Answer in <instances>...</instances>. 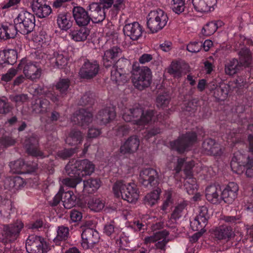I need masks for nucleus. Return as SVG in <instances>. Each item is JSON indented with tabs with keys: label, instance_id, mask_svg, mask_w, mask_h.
I'll list each match as a JSON object with an SVG mask.
<instances>
[{
	"label": "nucleus",
	"instance_id": "nucleus-1",
	"mask_svg": "<svg viewBox=\"0 0 253 253\" xmlns=\"http://www.w3.org/2000/svg\"><path fill=\"white\" fill-rule=\"evenodd\" d=\"M115 196L121 197L129 203L135 202L139 197L137 186L134 183H126L124 180H118L113 185Z\"/></svg>",
	"mask_w": 253,
	"mask_h": 253
},
{
	"label": "nucleus",
	"instance_id": "nucleus-2",
	"mask_svg": "<svg viewBox=\"0 0 253 253\" xmlns=\"http://www.w3.org/2000/svg\"><path fill=\"white\" fill-rule=\"evenodd\" d=\"M154 115L153 110H148L144 111L141 107L136 106L126 109L123 115V118L126 122H133L135 124L143 125L148 123Z\"/></svg>",
	"mask_w": 253,
	"mask_h": 253
},
{
	"label": "nucleus",
	"instance_id": "nucleus-3",
	"mask_svg": "<svg viewBox=\"0 0 253 253\" xmlns=\"http://www.w3.org/2000/svg\"><path fill=\"white\" fill-rule=\"evenodd\" d=\"M94 165L86 159L78 161L73 159L65 167L66 172L69 176L90 175L94 172Z\"/></svg>",
	"mask_w": 253,
	"mask_h": 253
},
{
	"label": "nucleus",
	"instance_id": "nucleus-4",
	"mask_svg": "<svg viewBox=\"0 0 253 253\" xmlns=\"http://www.w3.org/2000/svg\"><path fill=\"white\" fill-rule=\"evenodd\" d=\"M131 80L134 86L142 90L150 86L151 83V72L147 67H136L131 71Z\"/></svg>",
	"mask_w": 253,
	"mask_h": 253
},
{
	"label": "nucleus",
	"instance_id": "nucleus-5",
	"mask_svg": "<svg viewBox=\"0 0 253 253\" xmlns=\"http://www.w3.org/2000/svg\"><path fill=\"white\" fill-rule=\"evenodd\" d=\"M168 20L167 13L163 10L152 11L147 16V27L152 33H157L166 26Z\"/></svg>",
	"mask_w": 253,
	"mask_h": 253
},
{
	"label": "nucleus",
	"instance_id": "nucleus-6",
	"mask_svg": "<svg viewBox=\"0 0 253 253\" xmlns=\"http://www.w3.org/2000/svg\"><path fill=\"white\" fill-rule=\"evenodd\" d=\"M253 159L250 156L245 161V156L241 154L234 156L230 163L232 170L236 173H239L246 169V174L248 177H253Z\"/></svg>",
	"mask_w": 253,
	"mask_h": 253
},
{
	"label": "nucleus",
	"instance_id": "nucleus-7",
	"mask_svg": "<svg viewBox=\"0 0 253 253\" xmlns=\"http://www.w3.org/2000/svg\"><path fill=\"white\" fill-rule=\"evenodd\" d=\"M14 22L17 24V28L19 29V33L23 35L30 33L35 26L34 15L26 10L21 11Z\"/></svg>",
	"mask_w": 253,
	"mask_h": 253
},
{
	"label": "nucleus",
	"instance_id": "nucleus-8",
	"mask_svg": "<svg viewBox=\"0 0 253 253\" xmlns=\"http://www.w3.org/2000/svg\"><path fill=\"white\" fill-rule=\"evenodd\" d=\"M24 226L23 222L20 220H17L11 224L3 225L2 232V242L7 243L16 240Z\"/></svg>",
	"mask_w": 253,
	"mask_h": 253
},
{
	"label": "nucleus",
	"instance_id": "nucleus-9",
	"mask_svg": "<svg viewBox=\"0 0 253 253\" xmlns=\"http://www.w3.org/2000/svg\"><path fill=\"white\" fill-rule=\"evenodd\" d=\"M100 66L96 60H84V62L81 67L79 75L81 78L91 80L98 74Z\"/></svg>",
	"mask_w": 253,
	"mask_h": 253
},
{
	"label": "nucleus",
	"instance_id": "nucleus-10",
	"mask_svg": "<svg viewBox=\"0 0 253 253\" xmlns=\"http://www.w3.org/2000/svg\"><path fill=\"white\" fill-rule=\"evenodd\" d=\"M197 135L194 132H189L170 142L172 149L179 153H183L186 149L196 141Z\"/></svg>",
	"mask_w": 253,
	"mask_h": 253
},
{
	"label": "nucleus",
	"instance_id": "nucleus-11",
	"mask_svg": "<svg viewBox=\"0 0 253 253\" xmlns=\"http://www.w3.org/2000/svg\"><path fill=\"white\" fill-rule=\"evenodd\" d=\"M18 69H23V72L25 77L31 81L39 79L41 75V69L36 64L26 59H22L21 60Z\"/></svg>",
	"mask_w": 253,
	"mask_h": 253
},
{
	"label": "nucleus",
	"instance_id": "nucleus-12",
	"mask_svg": "<svg viewBox=\"0 0 253 253\" xmlns=\"http://www.w3.org/2000/svg\"><path fill=\"white\" fill-rule=\"evenodd\" d=\"M158 173L152 168L142 169L139 174V182L146 187L156 186L158 183Z\"/></svg>",
	"mask_w": 253,
	"mask_h": 253
},
{
	"label": "nucleus",
	"instance_id": "nucleus-13",
	"mask_svg": "<svg viewBox=\"0 0 253 253\" xmlns=\"http://www.w3.org/2000/svg\"><path fill=\"white\" fill-rule=\"evenodd\" d=\"M209 218L207 208L205 206L200 207L198 214L191 221L190 226L194 231H202L206 226Z\"/></svg>",
	"mask_w": 253,
	"mask_h": 253
},
{
	"label": "nucleus",
	"instance_id": "nucleus-14",
	"mask_svg": "<svg viewBox=\"0 0 253 253\" xmlns=\"http://www.w3.org/2000/svg\"><path fill=\"white\" fill-rule=\"evenodd\" d=\"M82 246L85 249H88L94 247L99 240V236L98 232L95 230L86 228L82 234Z\"/></svg>",
	"mask_w": 253,
	"mask_h": 253
},
{
	"label": "nucleus",
	"instance_id": "nucleus-15",
	"mask_svg": "<svg viewBox=\"0 0 253 253\" xmlns=\"http://www.w3.org/2000/svg\"><path fill=\"white\" fill-rule=\"evenodd\" d=\"M45 244L42 237L31 235L26 241V249L29 253H43V246Z\"/></svg>",
	"mask_w": 253,
	"mask_h": 253
},
{
	"label": "nucleus",
	"instance_id": "nucleus-16",
	"mask_svg": "<svg viewBox=\"0 0 253 253\" xmlns=\"http://www.w3.org/2000/svg\"><path fill=\"white\" fill-rule=\"evenodd\" d=\"M93 115L88 109L81 108L74 114L72 122L82 127H86L92 121Z\"/></svg>",
	"mask_w": 253,
	"mask_h": 253
},
{
	"label": "nucleus",
	"instance_id": "nucleus-17",
	"mask_svg": "<svg viewBox=\"0 0 253 253\" xmlns=\"http://www.w3.org/2000/svg\"><path fill=\"white\" fill-rule=\"evenodd\" d=\"M122 53V49L117 46L106 50L103 57L104 66L107 68L114 66L116 60L121 56Z\"/></svg>",
	"mask_w": 253,
	"mask_h": 253
},
{
	"label": "nucleus",
	"instance_id": "nucleus-18",
	"mask_svg": "<svg viewBox=\"0 0 253 253\" xmlns=\"http://www.w3.org/2000/svg\"><path fill=\"white\" fill-rule=\"evenodd\" d=\"M143 31L142 27L137 22L126 24L123 28L125 35L132 41L138 40L142 36Z\"/></svg>",
	"mask_w": 253,
	"mask_h": 253
},
{
	"label": "nucleus",
	"instance_id": "nucleus-19",
	"mask_svg": "<svg viewBox=\"0 0 253 253\" xmlns=\"http://www.w3.org/2000/svg\"><path fill=\"white\" fill-rule=\"evenodd\" d=\"M72 13L76 23L79 26L84 27L89 23L90 17L88 10H86L83 7L77 6L73 8Z\"/></svg>",
	"mask_w": 253,
	"mask_h": 253
},
{
	"label": "nucleus",
	"instance_id": "nucleus-20",
	"mask_svg": "<svg viewBox=\"0 0 253 253\" xmlns=\"http://www.w3.org/2000/svg\"><path fill=\"white\" fill-rule=\"evenodd\" d=\"M90 20L93 23H98L103 21L105 18V13L103 7L99 3L92 2L88 6Z\"/></svg>",
	"mask_w": 253,
	"mask_h": 253
},
{
	"label": "nucleus",
	"instance_id": "nucleus-21",
	"mask_svg": "<svg viewBox=\"0 0 253 253\" xmlns=\"http://www.w3.org/2000/svg\"><path fill=\"white\" fill-rule=\"evenodd\" d=\"M32 8L34 13L40 18L46 17L52 11L50 6L43 0H33Z\"/></svg>",
	"mask_w": 253,
	"mask_h": 253
},
{
	"label": "nucleus",
	"instance_id": "nucleus-22",
	"mask_svg": "<svg viewBox=\"0 0 253 253\" xmlns=\"http://www.w3.org/2000/svg\"><path fill=\"white\" fill-rule=\"evenodd\" d=\"M25 146L29 155L41 158L44 157L43 153L40 150L39 139L37 136L32 135L27 138L25 142Z\"/></svg>",
	"mask_w": 253,
	"mask_h": 253
},
{
	"label": "nucleus",
	"instance_id": "nucleus-23",
	"mask_svg": "<svg viewBox=\"0 0 253 253\" xmlns=\"http://www.w3.org/2000/svg\"><path fill=\"white\" fill-rule=\"evenodd\" d=\"M139 143V139L137 136H131L121 146L120 153L122 155L133 153L137 150Z\"/></svg>",
	"mask_w": 253,
	"mask_h": 253
},
{
	"label": "nucleus",
	"instance_id": "nucleus-24",
	"mask_svg": "<svg viewBox=\"0 0 253 253\" xmlns=\"http://www.w3.org/2000/svg\"><path fill=\"white\" fill-rule=\"evenodd\" d=\"M116 117V112L113 108H106L99 110L95 116L97 123L105 125L111 122Z\"/></svg>",
	"mask_w": 253,
	"mask_h": 253
},
{
	"label": "nucleus",
	"instance_id": "nucleus-25",
	"mask_svg": "<svg viewBox=\"0 0 253 253\" xmlns=\"http://www.w3.org/2000/svg\"><path fill=\"white\" fill-rule=\"evenodd\" d=\"M202 148L205 153L208 155L220 156L222 153L221 146L211 138H208L204 141Z\"/></svg>",
	"mask_w": 253,
	"mask_h": 253
},
{
	"label": "nucleus",
	"instance_id": "nucleus-26",
	"mask_svg": "<svg viewBox=\"0 0 253 253\" xmlns=\"http://www.w3.org/2000/svg\"><path fill=\"white\" fill-rule=\"evenodd\" d=\"M238 186L234 182H230L221 193V198L228 204H232L237 196Z\"/></svg>",
	"mask_w": 253,
	"mask_h": 253
},
{
	"label": "nucleus",
	"instance_id": "nucleus-27",
	"mask_svg": "<svg viewBox=\"0 0 253 253\" xmlns=\"http://www.w3.org/2000/svg\"><path fill=\"white\" fill-rule=\"evenodd\" d=\"M214 235L218 240H229L235 236L231 226L223 225L217 227L214 231Z\"/></svg>",
	"mask_w": 253,
	"mask_h": 253
},
{
	"label": "nucleus",
	"instance_id": "nucleus-28",
	"mask_svg": "<svg viewBox=\"0 0 253 253\" xmlns=\"http://www.w3.org/2000/svg\"><path fill=\"white\" fill-rule=\"evenodd\" d=\"M49 60L51 66L59 69L64 68L68 64V58L63 53L58 52L49 55Z\"/></svg>",
	"mask_w": 253,
	"mask_h": 253
},
{
	"label": "nucleus",
	"instance_id": "nucleus-29",
	"mask_svg": "<svg viewBox=\"0 0 253 253\" xmlns=\"http://www.w3.org/2000/svg\"><path fill=\"white\" fill-rule=\"evenodd\" d=\"M221 196V189L219 187L211 185L206 189V197L207 200L213 204L219 203Z\"/></svg>",
	"mask_w": 253,
	"mask_h": 253
},
{
	"label": "nucleus",
	"instance_id": "nucleus-30",
	"mask_svg": "<svg viewBox=\"0 0 253 253\" xmlns=\"http://www.w3.org/2000/svg\"><path fill=\"white\" fill-rule=\"evenodd\" d=\"M215 0H192L195 9L200 12H208L213 8Z\"/></svg>",
	"mask_w": 253,
	"mask_h": 253
},
{
	"label": "nucleus",
	"instance_id": "nucleus-31",
	"mask_svg": "<svg viewBox=\"0 0 253 253\" xmlns=\"http://www.w3.org/2000/svg\"><path fill=\"white\" fill-rule=\"evenodd\" d=\"M125 72L126 71H119L116 68L112 69L111 72V80L118 85L127 82L130 78H131V76H130L129 74L126 73Z\"/></svg>",
	"mask_w": 253,
	"mask_h": 253
},
{
	"label": "nucleus",
	"instance_id": "nucleus-32",
	"mask_svg": "<svg viewBox=\"0 0 253 253\" xmlns=\"http://www.w3.org/2000/svg\"><path fill=\"white\" fill-rule=\"evenodd\" d=\"M17 58V51L14 49H8L2 54L0 53V66H4V64L13 65L16 62Z\"/></svg>",
	"mask_w": 253,
	"mask_h": 253
},
{
	"label": "nucleus",
	"instance_id": "nucleus-33",
	"mask_svg": "<svg viewBox=\"0 0 253 253\" xmlns=\"http://www.w3.org/2000/svg\"><path fill=\"white\" fill-rule=\"evenodd\" d=\"M49 103V101L46 99H35L32 102V111L35 114H43L46 111Z\"/></svg>",
	"mask_w": 253,
	"mask_h": 253
},
{
	"label": "nucleus",
	"instance_id": "nucleus-34",
	"mask_svg": "<svg viewBox=\"0 0 253 253\" xmlns=\"http://www.w3.org/2000/svg\"><path fill=\"white\" fill-rule=\"evenodd\" d=\"M83 139L82 133L76 129L71 130L66 139V142L70 145H76L81 143Z\"/></svg>",
	"mask_w": 253,
	"mask_h": 253
},
{
	"label": "nucleus",
	"instance_id": "nucleus-35",
	"mask_svg": "<svg viewBox=\"0 0 253 253\" xmlns=\"http://www.w3.org/2000/svg\"><path fill=\"white\" fill-rule=\"evenodd\" d=\"M80 28L79 29L72 31L70 36L72 39L76 42L84 41L86 40L89 34V30L85 27Z\"/></svg>",
	"mask_w": 253,
	"mask_h": 253
},
{
	"label": "nucleus",
	"instance_id": "nucleus-36",
	"mask_svg": "<svg viewBox=\"0 0 253 253\" xmlns=\"http://www.w3.org/2000/svg\"><path fill=\"white\" fill-rule=\"evenodd\" d=\"M193 167V162L192 161L188 162L185 164V168L183 170L185 174L186 175L187 177H189V181H187L186 183L185 184V185L186 186V188H190L193 190H194L196 188L197 185L195 184V180L191 177V169Z\"/></svg>",
	"mask_w": 253,
	"mask_h": 253
},
{
	"label": "nucleus",
	"instance_id": "nucleus-37",
	"mask_svg": "<svg viewBox=\"0 0 253 253\" xmlns=\"http://www.w3.org/2000/svg\"><path fill=\"white\" fill-rule=\"evenodd\" d=\"M63 193L62 202L65 208L70 209L77 204V196L73 191H68Z\"/></svg>",
	"mask_w": 253,
	"mask_h": 253
},
{
	"label": "nucleus",
	"instance_id": "nucleus-38",
	"mask_svg": "<svg viewBox=\"0 0 253 253\" xmlns=\"http://www.w3.org/2000/svg\"><path fill=\"white\" fill-rule=\"evenodd\" d=\"M242 66L237 59H232L225 63V72L227 75H233L239 70Z\"/></svg>",
	"mask_w": 253,
	"mask_h": 253
},
{
	"label": "nucleus",
	"instance_id": "nucleus-39",
	"mask_svg": "<svg viewBox=\"0 0 253 253\" xmlns=\"http://www.w3.org/2000/svg\"><path fill=\"white\" fill-rule=\"evenodd\" d=\"M57 23L60 28L63 30H67L72 26V22L67 15L66 12L59 13L57 16Z\"/></svg>",
	"mask_w": 253,
	"mask_h": 253
},
{
	"label": "nucleus",
	"instance_id": "nucleus-40",
	"mask_svg": "<svg viewBox=\"0 0 253 253\" xmlns=\"http://www.w3.org/2000/svg\"><path fill=\"white\" fill-rule=\"evenodd\" d=\"M160 190H156L147 194L144 198L143 203L148 206L154 205L159 199Z\"/></svg>",
	"mask_w": 253,
	"mask_h": 253
},
{
	"label": "nucleus",
	"instance_id": "nucleus-41",
	"mask_svg": "<svg viewBox=\"0 0 253 253\" xmlns=\"http://www.w3.org/2000/svg\"><path fill=\"white\" fill-rule=\"evenodd\" d=\"M12 208V203L8 199H1L0 201V215L7 217Z\"/></svg>",
	"mask_w": 253,
	"mask_h": 253
},
{
	"label": "nucleus",
	"instance_id": "nucleus-42",
	"mask_svg": "<svg viewBox=\"0 0 253 253\" xmlns=\"http://www.w3.org/2000/svg\"><path fill=\"white\" fill-rule=\"evenodd\" d=\"M69 236V230L68 227L64 225L59 226L57 229V235L54 242L57 243L59 241H65Z\"/></svg>",
	"mask_w": 253,
	"mask_h": 253
},
{
	"label": "nucleus",
	"instance_id": "nucleus-43",
	"mask_svg": "<svg viewBox=\"0 0 253 253\" xmlns=\"http://www.w3.org/2000/svg\"><path fill=\"white\" fill-rule=\"evenodd\" d=\"M239 54L240 63L242 66H248L251 63L252 59L250 50L247 48H243Z\"/></svg>",
	"mask_w": 253,
	"mask_h": 253
},
{
	"label": "nucleus",
	"instance_id": "nucleus-44",
	"mask_svg": "<svg viewBox=\"0 0 253 253\" xmlns=\"http://www.w3.org/2000/svg\"><path fill=\"white\" fill-rule=\"evenodd\" d=\"M86 193L91 194L95 191L100 186V181L98 179L89 178L85 180Z\"/></svg>",
	"mask_w": 253,
	"mask_h": 253
},
{
	"label": "nucleus",
	"instance_id": "nucleus-45",
	"mask_svg": "<svg viewBox=\"0 0 253 253\" xmlns=\"http://www.w3.org/2000/svg\"><path fill=\"white\" fill-rule=\"evenodd\" d=\"M9 167L11 171L13 173H21L25 171V163L22 159L10 162Z\"/></svg>",
	"mask_w": 253,
	"mask_h": 253
},
{
	"label": "nucleus",
	"instance_id": "nucleus-46",
	"mask_svg": "<svg viewBox=\"0 0 253 253\" xmlns=\"http://www.w3.org/2000/svg\"><path fill=\"white\" fill-rule=\"evenodd\" d=\"M70 85V82L68 79H61L57 83L55 88L62 95H65L67 94Z\"/></svg>",
	"mask_w": 253,
	"mask_h": 253
},
{
	"label": "nucleus",
	"instance_id": "nucleus-47",
	"mask_svg": "<svg viewBox=\"0 0 253 253\" xmlns=\"http://www.w3.org/2000/svg\"><path fill=\"white\" fill-rule=\"evenodd\" d=\"M187 205L185 201L182 202L176 206L170 216V219L176 220L182 216V213Z\"/></svg>",
	"mask_w": 253,
	"mask_h": 253
},
{
	"label": "nucleus",
	"instance_id": "nucleus-48",
	"mask_svg": "<svg viewBox=\"0 0 253 253\" xmlns=\"http://www.w3.org/2000/svg\"><path fill=\"white\" fill-rule=\"evenodd\" d=\"M170 4L173 11L177 14L183 12L185 8V0H172Z\"/></svg>",
	"mask_w": 253,
	"mask_h": 253
},
{
	"label": "nucleus",
	"instance_id": "nucleus-49",
	"mask_svg": "<svg viewBox=\"0 0 253 253\" xmlns=\"http://www.w3.org/2000/svg\"><path fill=\"white\" fill-rule=\"evenodd\" d=\"M168 72L175 78H179L181 76V68L177 62H172L168 68Z\"/></svg>",
	"mask_w": 253,
	"mask_h": 253
},
{
	"label": "nucleus",
	"instance_id": "nucleus-50",
	"mask_svg": "<svg viewBox=\"0 0 253 253\" xmlns=\"http://www.w3.org/2000/svg\"><path fill=\"white\" fill-rule=\"evenodd\" d=\"M88 205L90 210L94 211H99L104 207L102 201L97 198H92L88 202Z\"/></svg>",
	"mask_w": 253,
	"mask_h": 253
},
{
	"label": "nucleus",
	"instance_id": "nucleus-51",
	"mask_svg": "<svg viewBox=\"0 0 253 253\" xmlns=\"http://www.w3.org/2000/svg\"><path fill=\"white\" fill-rule=\"evenodd\" d=\"M228 93V87L226 85L218 86L217 89L213 92L214 97L218 99L225 98Z\"/></svg>",
	"mask_w": 253,
	"mask_h": 253
},
{
	"label": "nucleus",
	"instance_id": "nucleus-52",
	"mask_svg": "<svg viewBox=\"0 0 253 253\" xmlns=\"http://www.w3.org/2000/svg\"><path fill=\"white\" fill-rule=\"evenodd\" d=\"M94 94L90 92L85 93L81 98L80 104L82 106H91L94 103Z\"/></svg>",
	"mask_w": 253,
	"mask_h": 253
},
{
	"label": "nucleus",
	"instance_id": "nucleus-53",
	"mask_svg": "<svg viewBox=\"0 0 253 253\" xmlns=\"http://www.w3.org/2000/svg\"><path fill=\"white\" fill-rule=\"evenodd\" d=\"M113 66V69L116 68L119 71H126L129 66H130V63L128 60L125 58H120L115 62V65Z\"/></svg>",
	"mask_w": 253,
	"mask_h": 253
},
{
	"label": "nucleus",
	"instance_id": "nucleus-54",
	"mask_svg": "<svg viewBox=\"0 0 253 253\" xmlns=\"http://www.w3.org/2000/svg\"><path fill=\"white\" fill-rule=\"evenodd\" d=\"M169 232L167 231V234L166 235H162L160 237V240L156 241L155 247L157 249L161 250L163 251H166V247L167 243L169 241V239L167 238Z\"/></svg>",
	"mask_w": 253,
	"mask_h": 253
},
{
	"label": "nucleus",
	"instance_id": "nucleus-55",
	"mask_svg": "<svg viewBox=\"0 0 253 253\" xmlns=\"http://www.w3.org/2000/svg\"><path fill=\"white\" fill-rule=\"evenodd\" d=\"M6 34L7 39L14 38L17 32H19V29L17 28V24L14 25L9 24L8 26L5 25Z\"/></svg>",
	"mask_w": 253,
	"mask_h": 253
},
{
	"label": "nucleus",
	"instance_id": "nucleus-56",
	"mask_svg": "<svg viewBox=\"0 0 253 253\" xmlns=\"http://www.w3.org/2000/svg\"><path fill=\"white\" fill-rule=\"evenodd\" d=\"M216 26L214 22L207 23L202 29V33L203 35L208 37L214 34L215 31Z\"/></svg>",
	"mask_w": 253,
	"mask_h": 253
},
{
	"label": "nucleus",
	"instance_id": "nucleus-57",
	"mask_svg": "<svg viewBox=\"0 0 253 253\" xmlns=\"http://www.w3.org/2000/svg\"><path fill=\"white\" fill-rule=\"evenodd\" d=\"M167 234V231L166 230L156 232L152 236L145 237L144 239V243L146 244L150 243H156L157 241L160 240V237H161V236L162 235H166Z\"/></svg>",
	"mask_w": 253,
	"mask_h": 253
},
{
	"label": "nucleus",
	"instance_id": "nucleus-58",
	"mask_svg": "<svg viewBox=\"0 0 253 253\" xmlns=\"http://www.w3.org/2000/svg\"><path fill=\"white\" fill-rule=\"evenodd\" d=\"M169 102V97L167 94L159 95L156 99L157 106L158 107L165 108Z\"/></svg>",
	"mask_w": 253,
	"mask_h": 253
},
{
	"label": "nucleus",
	"instance_id": "nucleus-59",
	"mask_svg": "<svg viewBox=\"0 0 253 253\" xmlns=\"http://www.w3.org/2000/svg\"><path fill=\"white\" fill-rule=\"evenodd\" d=\"M12 109V106L7 100L0 99V114H6L9 113Z\"/></svg>",
	"mask_w": 253,
	"mask_h": 253
},
{
	"label": "nucleus",
	"instance_id": "nucleus-60",
	"mask_svg": "<svg viewBox=\"0 0 253 253\" xmlns=\"http://www.w3.org/2000/svg\"><path fill=\"white\" fill-rule=\"evenodd\" d=\"M15 142V140L9 136H3L0 138V145L3 147L14 145Z\"/></svg>",
	"mask_w": 253,
	"mask_h": 253
},
{
	"label": "nucleus",
	"instance_id": "nucleus-61",
	"mask_svg": "<svg viewBox=\"0 0 253 253\" xmlns=\"http://www.w3.org/2000/svg\"><path fill=\"white\" fill-rule=\"evenodd\" d=\"M77 177V181L76 183V186L74 187L76 192L80 194L82 192L86 193V186L85 181L82 182V179L81 177Z\"/></svg>",
	"mask_w": 253,
	"mask_h": 253
},
{
	"label": "nucleus",
	"instance_id": "nucleus-62",
	"mask_svg": "<svg viewBox=\"0 0 253 253\" xmlns=\"http://www.w3.org/2000/svg\"><path fill=\"white\" fill-rule=\"evenodd\" d=\"M115 130L117 135L123 137L128 133L129 129L127 125H120L116 126Z\"/></svg>",
	"mask_w": 253,
	"mask_h": 253
},
{
	"label": "nucleus",
	"instance_id": "nucleus-63",
	"mask_svg": "<svg viewBox=\"0 0 253 253\" xmlns=\"http://www.w3.org/2000/svg\"><path fill=\"white\" fill-rule=\"evenodd\" d=\"M75 153L74 149H65L63 150L59 151L57 155L62 159H66L71 157Z\"/></svg>",
	"mask_w": 253,
	"mask_h": 253
},
{
	"label": "nucleus",
	"instance_id": "nucleus-64",
	"mask_svg": "<svg viewBox=\"0 0 253 253\" xmlns=\"http://www.w3.org/2000/svg\"><path fill=\"white\" fill-rule=\"evenodd\" d=\"M43 221L42 219H38L34 221L31 222L27 225V227L29 229L39 230L42 227Z\"/></svg>",
	"mask_w": 253,
	"mask_h": 253
}]
</instances>
